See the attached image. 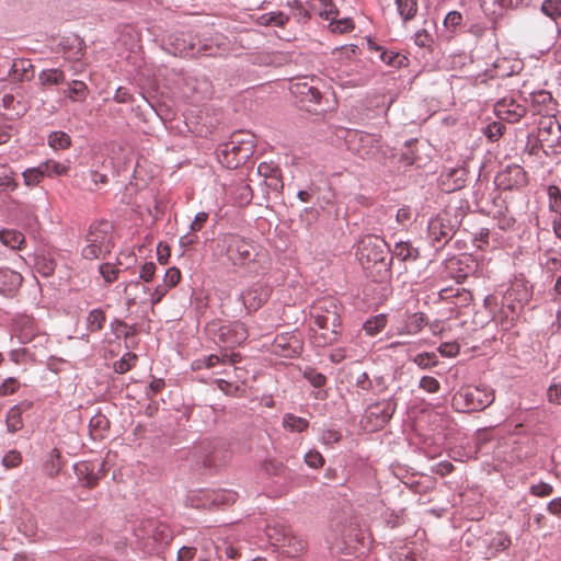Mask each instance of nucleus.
Here are the masks:
<instances>
[{
	"instance_id": "26",
	"label": "nucleus",
	"mask_w": 561,
	"mask_h": 561,
	"mask_svg": "<svg viewBox=\"0 0 561 561\" xmlns=\"http://www.w3.org/2000/svg\"><path fill=\"white\" fill-rule=\"evenodd\" d=\"M289 531L287 524L280 518L273 517L266 522L265 535L271 545L275 547L279 546V542L285 540Z\"/></svg>"
},
{
	"instance_id": "5",
	"label": "nucleus",
	"mask_w": 561,
	"mask_h": 561,
	"mask_svg": "<svg viewBox=\"0 0 561 561\" xmlns=\"http://www.w3.org/2000/svg\"><path fill=\"white\" fill-rule=\"evenodd\" d=\"M345 144L350 152L363 160L383 163L387 158V152L378 135L360 130H347Z\"/></svg>"
},
{
	"instance_id": "18",
	"label": "nucleus",
	"mask_w": 561,
	"mask_h": 561,
	"mask_svg": "<svg viewBox=\"0 0 561 561\" xmlns=\"http://www.w3.org/2000/svg\"><path fill=\"white\" fill-rule=\"evenodd\" d=\"M538 141L541 146H547L548 148H553L559 145L561 139V126L560 124L548 117L540 122L537 135Z\"/></svg>"
},
{
	"instance_id": "64",
	"label": "nucleus",
	"mask_w": 561,
	"mask_h": 561,
	"mask_svg": "<svg viewBox=\"0 0 561 561\" xmlns=\"http://www.w3.org/2000/svg\"><path fill=\"white\" fill-rule=\"evenodd\" d=\"M391 561H419V558L415 552H413L410 548L403 547L397 551H394L390 556Z\"/></svg>"
},
{
	"instance_id": "61",
	"label": "nucleus",
	"mask_w": 561,
	"mask_h": 561,
	"mask_svg": "<svg viewBox=\"0 0 561 561\" xmlns=\"http://www.w3.org/2000/svg\"><path fill=\"white\" fill-rule=\"evenodd\" d=\"M99 272L102 275L104 282L111 284L116 280L119 270L111 263H103L99 266Z\"/></svg>"
},
{
	"instance_id": "10",
	"label": "nucleus",
	"mask_w": 561,
	"mask_h": 561,
	"mask_svg": "<svg viewBox=\"0 0 561 561\" xmlns=\"http://www.w3.org/2000/svg\"><path fill=\"white\" fill-rule=\"evenodd\" d=\"M332 545L339 552L360 557L369 551L371 539L366 530L350 525L343 527L340 537L335 538Z\"/></svg>"
},
{
	"instance_id": "2",
	"label": "nucleus",
	"mask_w": 561,
	"mask_h": 561,
	"mask_svg": "<svg viewBox=\"0 0 561 561\" xmlns=\"http://www.w3.org/2000/svg\"><path fill=\"white\" fill-rule=\"evenodd\" d=\"M342 310L343 306L334 297H323L312 305L310 317L313 323L320 330L327 331L318 337L322 340L323 345L333 344L341 336Z\"/></svg>"
},
{
	"instance_id": "21",
	"label": "nucleus",
	"mask_w": 561,
	"mask_h": 561,
	"mask_svg": "<svg viewBox=\"0 0 561 561\" xmlns=\"http://www.w3.org/2000/svg\"><path fill=\"white\" fill-rule=\"evenodd\" d=\"M182 44L178 38V53H180L183 57H197V56H216L217 47H214L210 44L202 43L199 39L197 42L190 41L186 44V39L183 38Z\"/></svg>"
},
{
	"instance_id": "38",
	"label": "nucleus",
	"mask_w": 561,
	"mask_h": 561,
	"mask_svg": "<svg viewBox=\"0 0 561 561\" xmlns=\"http://www.w3.org/2000/svg\"><path fill=\"white\" fill-rule=\"evenodd\" d=\"M45 178H57L65 176L68 174L70 167L69 164H65L53 159H47L46 161L39 163Z\"/></svg>"
},
{
	"instance_id": "46",
	"label": "nucleus",
	"mask_w": 561,
	"mask_h": 561,
	"mask_svg": "<svg viewBox=\"0 0 561 561\" xmlns=\"http://www.w3.org/2000/svg\"><path fill=\"white\" fill-rule=\"evenodd\" d=\"M443 24L448 33L456 34L463 25V16L459 11H450L444 18Z\"/></svg>"
},
{
	"instance_id": "28",
	"label": "nucleus",
	"mask_w": 561,
	"mask_h": 561,
	"mask_svg": "<svg viewBox=\"0 0 561 561\" xmlns=\"http://www.w3.org/2000/svg\"><path fill=\"white\" fill-rule=\"evenodd\" d=\"M61 94L71 102H84L89 95V88L82 80H71L61 90Z\"/></svg>"
},
{
	"instance_id": "13",
	"label": "nucleus",
	"mask_w": 561,
	"mask_h": 561,
	"mask_svg": "<svg viewBox=\"0 0 561 561\" xmlns=\"http://www.w3.org/2000/svg\"><path fill=\"white\" fill-rule=\"evenodd\" d=\"M528 176L526 171L518 164H508L495 176L494 183L503 191L520 190L526 186Z\"/></svg>"
},
{
	"instance_id": "37",
	"label": "nucleus",
	"mask_w": 561,
	"mask_h": 561,
	"mask_svg": "<svg viewBox=\"0 0 561 561\" xmlns=\"http://www.w3.org/2000/svg\"><path fill=\"white\" fill-rule=\"evenodd\" d=\"M38 82L43 87L66 83V75L59 68L44 69L38 73Z\"/></svg>"
},
{
	"instance_id": "45",
	"label": "nucleus",
	"mask_w": 561,
	"mask_h": 561,
	"mask_svg": "<svg viewBox=\"0 0 561 561\" xmlns=\"http://www.w3.org/2000/svg\"><path fill=\"white\" fill-rule=\"evenodd\" d=\"M47 142L54 150H64L70 147L71 137L62 130H54L48 135Z\"/></svg>"
},
{
	"instance_id": "49",
	"label": "nucleus",
	"mask_w": 561,
	"mask_h": 561,
	"mask_svg": "<svg viewBox=\"0 0 561 561\" xmlns=\"http://www.w3.org/2000/svg\"><path fill=\"white\" fill-rule=\"evenodd\" d=\"M540 11L553 22L561 20V0H543Z\"/></svg>"
},
{
	"instance_id": "52",
	"label": "nucleus",
	"mask_w": 561,
	"mask_h": 561,
	"mask_svg": "<svg viewBox=\"0 0 561 561\" xmlns=\"http://www.w3.org/2000/svg\"><path fill=\"white\" fill-rule=\"evenodd\" d=\"M545 268L547 273L554 275L556 273L561 272V253L554 250H548L543 254Z\"/></svg>"
},
{
	"instance_id": "29",
	"label": "nucleus",
	"mask_w": 561,
	"mask_h": 561,
	"mask_svg": "<svg viewBox=\"0 0 561 561\" xmlns=\"http://www.w3.org/2000/svg\"><path fill=\"white\" fill-rule=\"evenodd\" d=\"M66 58L70 61H79L84 55L83 41L78 36L66 37L61 42Z\"/></svg>"
},
{
	"instance_id": "9",
	"label": "nucleus",
	"mask_w": 561,
	"mask_h": 561,
	"mask_svg": "<svg viewBox=\"0 0 561 561\" xmlns=\"http://www.w3.org/2000/svg\"><path fill=\"white\" fill-rule=\"evenodd\" d=\"M461 225L457 211L445 210L431 218L427 225L428 242L435 251L442 250Z\"/></svg>"
},
{
	"instance_id": "56",
	"label": "nucleus",
	"mask_w": 561,
	"mask_h": 561,
	"mask_svg": "<svg viewBox=\"0 0 561 561\" xmlns=\"http://www.w3.org/2000/svg\"><path fill=\"white\" fill-rule=\"evenodd\" d=\"M288 5L291 10L293 16L296 19L297 22H306L309 20L310 14L308 10L304 7L302 2L299 0H293L288 1Z\"/></svg>"
},
{
	"instance_id": "7",
	"label": "nucleus",
	"mask_w": 561,
	"mask_h": 561,
	"mask_svg": "<svg viewBox=\"0 0 561 561\" xmlns=\"http://www.w3.org/2000/svg\"><path fill=\"white\" fill-rule=\"evenodd\" d=\"M390 247L382 238L369 234L359 240L356 254L364 267H368L369 264L378 265L379 273L389 274L391 270V260L388 257Z\"/></svg>"
},
{
	"instance_id": "54",
	"label": "nucleus",
	"mask_w": 561,
	"mask_h": 561,
	"mask_svg": "<svg viewBox=\"0 0 561 561\" xmlns=\"http://www.w3.org/2000/svg\"><path fill=\"white\" fill-rule=\"evenodd\" d=\"M22 176L26 186H36L45 178L41 164L25 169Z\"/></svg>"
},
{
	"instance_id": "11",
	"label": "nucleus",
	"mask_w": 561,
	"mask_h": 561,
	"mask_svg": "<svg viewBox=\"0 0 561 561\" xmlns=\"http://www.w3.org/2000/svg\"><path fill=\"white\" fill-rule=\"evenodd\" d=\"M398 405L394 396L368 403L364 410L360 423L370 431L383 428L392 419Z\"/></svg>"
},
{
	"instance_id": "8",
	"label": "nucleus",
	"mask_w": 561,
	"mask_h": 561,
	"mask_svg": "<svg viewBox=\"0 0 561 561\" xmlns=\"http://www.w3.org/2000/svg\"><path fill=\"white\" fill-rule=\"evenodd\" d=\"M232 451L226 439L204 440L194 447L196 463L208 472L217 471L225 467L231 459Z\"/></svg>"
},
{
	"instance_id": "30",
	"label": "nucleus",
	"mask_w": 561,
	"mask_h": 561,
	"mask_svg": "<svg viewBox=\"0 0 561 561\" xmlns=\"http://www.w3.org/2000/svg\"><path fill=\"white\" fill-rule=\"evenodd\" d=\"M276 548L280 549L282 553L287 557L296 558L304 552L306 543L301 538H298L289 531L285 540L279 542V546Z\"/></svg>"
},
{
	"instance_id": "44",
	"label": "nucleus",
	"mask_w": 561,
	"mask_h": 561,
	"mask_svg": "<svg viewBox=\"0 0 561 561\" xmlns=\"http://www.w3.org/2000/svg\"><path fill=\"white\" fill-rule=\"evenodd\" d=\"M233 199L239 206H247L253 198V192L251 186L245 182L236 184L233 191Z\"/></svg>"
},
{
	"instance_id": "32",
	"label": "nucleus",
	"mask_w": 561,
	"mask_h": 561,
	"mask_svg": "<svg viewBox=\"0 0 561 561\" xmlns=\"http://www.w3.org/2000/svg\"><path fill=\"white\" fill-rule=\"evenodd\" d=\"M209 493L210 489L190 491V493L186 495L185 504L196 508H211L213 499Z\"/></svg>"
},
{
	"instance_id": "35",
	"label": "nucleus",
	"mask_w": 561,
	"mask_h": 561,
	"mask_svg": "<svg viewBox=\"0 0 561 561\" xmlns=\"http://www.w3.org/2000/svg\"><path fill=\"white\" fill-rule=\"evenodd\" d=\"M73 469L78 480L83 486L92 489L99 483V477L94 473L90 465L85 462L77 463L73 466Z\"/></svg>"
},
{
	"instance_id": "39",
	"label": "nucleus",
	"mask_w": 561,
	"mask_h": 561,
	"mask_svg": "<svg viewBox=\"0 0 561 561\" xmlns=\"http://www.w3.org/2000/svg\"><path fill=\"white\" fill-rule=\"evenodd\" d=\"M106 321L105 313L101 308L92 309L85 317L87 331L90 333L99 332L103 329Z\"/></svg>"
},
{
	"instance_id": "47",
	"label": "nucleus",
	"mask_w": 561,
	"mask_h": 561,
	"mask_svg": "<svg viewBox=\"0 0 561 561\" xmlns=\"http://www.w3.org/2000/svg\"><path fill=\"white\" fill-rule=\"evenodd\" d=\"M397 10L403 21L413 19L417 12V0H394Z\"/></svg>"
},
{
	"instance_id": "1",
	"label": "nucleus",
	"mask_w": 561,
	"mask_h": 561,
	"mask_svg": "<svg viewBox=\"0 0 561 561\" xmlns=\"http://www.w3.org/2000/svg\"><path fill=\"white\" fill-rule=\"evenodd\" d=\"M222 243L228 260L233 266L242 268L244 275L256 276L267 271L266 254L257 252L252 242L238 234H228Z\"/></svg>"
},
{
	"instance_id": "60",
	"label": "nucleus",
	"mask_w": 561,
	"mask_h": 561,
	"mask_svg": "<svg viewBox=\"0 0 561 561\" xmlns=\"http://www.w3.org/2000/svg\"><path fill=\"white\" fill-rule=\"evenodd\" d=\"M305 463L312 469H319L324 465L323 456L316 449H311L304 456Z\"/></svg>"
},
{
	"instance_id": "51",
	"label": "nucleus",
	"mask_w": 561,
	"mask_h": 561,
	"mask_svg": "<svg viewBox=\"0 0 561 561\" xmlns=\"http://www.w3.org/2000/svg\"><path fill=\"white\" fill-rule=\"evenodd\" d=\"M89 427L92 433L103 436L110 430V421L106 415L98 412L90 419Z\"/></svg>"
},
{
	"instance_id": "14",
	"label": "nucleus",
	"mask_w": 561,
	"mask_h": 561,
	"mask_svg": "<svg viewBox=\"0 0 561 561\" xmlns=\"http://www.w3.org/2000/svg\"><path fill=\"white\" fill-rule=\"evenodd\" d=\"M304 343L299 334L295 332H284L277 334L273 343V352L285 358H294L301 354Z\"/></svg>"
},
{
	"instance_id": "23",
	"label": "nucleus",
	"mask_w": 561,
	"mask_h": 561,
	"mask_svg": "<svg viewBox=\"0 0 561 561\" xmlns=\"http://www.w3.org/2000/svg\"><path fill=\"white\" fill-rule=\"evenodd\" d=\"M23 282L21 273L9 267H0V294L12 297L19 290Z\"/></svg>"
},
{
	"instance_id": "62",
	"label": "nucleus",
	"mask_w": 561,
	"mask_h": 561,
	"mask_svg": "<svg viewBox=\"0 0 561 561\" xmlns=\"http://www.w3.org/2000/svg\"><path fill=\"white\" fill-rule=\"evenodd\" d=\"M511 546V538L507 534L500 531L491 539L490 547L496 551H503Z\"/></svg>"
},
{
	"instance_id": "3",
	"label": "nucleus",
	"mask_w": 561,
	"mask_h": 561,
	"mask_svg": "<svg viewBox=\"0 0 561 561\" xmlns=\"http://www.w3.org/2000/svg\"><path fill=\"white\" fill-rule=\"evenodd\" d=\"M253 153L254 136L242 130L232 133L228 141L219 144L216 148L219 163L227 169H237L245 163Z\"/></svg>"
},
{
	"instance_id": "34",
	"label": "nucleus",
	"mask_w": 561,
	"mask_h": 561,
	"mask_svg": "<svg viewBox=\"0 0 561 561\" xmlns=\"http://www.w3.org/2000/svg\"><path fill=\"white\" fill-rule=\"evenodd\" d=\"M173 286H175V266L164 271L162 284L157 285L152 294V304L159 302Z\"/></svg>"
},
{
	"instance_id": "41",
	"label": "nucleus",
	"mask_w": 561,
	"mask_h": 561,
	"mask_svg": "<svg viewBox=\"0 0 561 561\" xmlns=\"http://www.w3.org/2000/svg\"><path fill=\"white\" fill-rule=\"evenodd\" d=\"M427 323L426 316L423 312H414L407 316L404 323V333L413 335L419 333Z\"/></svg>"
},
{
	"instance_id": "17",
	"label": "nucleus",
	"mask_w": 561,
	"mask_h": 561,
	"mask_svg": "<svg viewBox=\"0 0 561 561\" xmlns=\"http://www.w3.org/2000/svg\"><path fill=\"white\" fill-rule=\"evenodd\" d=\"M218 337L227 347H234L248 339V331L242 322L236 321L221 325L218 330Z\"/></svg>"
},
{
	"instance_id": "22",
	"label": "nucleus",
	"mask_w": 561,
	"mask_h": 561,
	"mask_svg": "<svg viewBox=\"0 0 561 561\" xmlns=\"http://www.w3.org/2000/svg\"><path fill=\"white\" fill-rule=\"evenodd\" d=\"M533 0H480V7L488 16L501 15L504 10L528 7Z\"/></svg>"
},
{
	"instance_id": "4",
	"label": "nucleus",
	"mask_w": 561,
	"mask_h": 561,
	"mask_svg": "<svg viewBox=\"0 0 561 561\" xmlns=\"http://www.w3.org/2000/svg\"><path fill=\"white\" fill-rule=\"evenodd\" d=\"M494 399L495 392L491 387L486 385H469L461 387L454 393L451 405L458 412H477L490 407Z\"/></svg>"
},
{
	"instance_id": "31",
	"label": "nucleus",
	"mask_w": 561,
	"mask_h": 561,
	"mask_svg": "<svg viewBox=\"0 0 561 561\" xmlns=\"http://www.w3.org/2000/svg\"><path fill=\"white\" fill-rule=\"evenodd\" d=\"M0 242L10 250H21L25 244V236L16 229H0Z\"/></svg>"
},
{
	"instance_id": "19",
	"label": "nucleus",
	"mask_w": 561,
	"mask_h": 561,
	"mask_svg": "<svg viewBox=\"0 0 561 561\" xmlns=\"http://www.w3.org/2000/svg\"><path fill=\"white\" fill-rule=\"evenodd\" d=\"M271 293L272 289L267 285L254 284L242 294L243 304L248 310L255 311L267 301Z\"/></svg>"
},
{
	"instance_id": "58",
	"label": "nucleus",
	"mask_w": 561,
	"mask_h": 561,
	"mask_svg": "<svg viewBox=\"0 0 561 561\" xmlns=\"http://www.w3.org/2000/svg\"><path fill=\"white\" fill-rule=\"evenodd\" d=\"M304 378L314 388H322L327 383V377L313 368L304 371Z\"/></svg>"
},
{
	"instance_id": "25",
	"label": "nucleus",
	"mask_w": 561,
	"mask_h": 561,
	"mask_svg": "<svg viewBox=\"0 0 561 561\" xmlns=\"http://www.w3.org/2000/svg\"><path fill=\"white\" fill-rule=\"evenodd\" d=\"M290 91L296 98L300 99L301 102L318 104L322 98L320 90L308 81L291 83Z\"/></svg>"
},
{
	"instance_id": "57",
	"label": "nucleus",
	"mask_w": 561,
	"mask_h": 561,
	"mask_svg": "<svg viewBox=\"0 0 561 561\" xmlns=\"http://www.w3.org/2000/svg\"><path fill=\"white\" fill-rule=\"evenodd\" d=\"M288 21V16L283 12H271L261 16V24L284 26Z\"/></svg>"
},
{
	"instance_id": "63",
	"label": "nucleus",
	"mask_w": 561,
	"mask_h": 561,
	"mask_svg": "<svg viewBox=\"0 0 561 561\" xmlns=\"http://www.w3.org/2000/svg\"><path fill=\"white\" fill-rule=\"evenodd\" d=\"M20 386L21 383L16 378L8 377L0 385V397H7L15 393L19 390Z\"/></svg>"
},
{
	"instance_id": "12",
	"label": "nucleus",
	"mask_w": 561,
	"mask_h": 561,
	"mask_svg": "<svg viewBox=\"0 0 561 561\" xmlns=\"http://www.w3.org/2000/svg\"><path fill=\"white\" fill-rule=\"evenodd\" d=\"M533 296V289L529 283L523 278L515 279L502 297V306L512 313L522 310L528 304Z\"/></svg>"
},
{
	"instance_id": "53",
	"label": "nucleus",
	"mask_w": 561,
	"mask_h": 561,
	"mask_svg": "<svg viewBox=\"0 0 561 561\" xmlns=\"http://www.w3.org/2000/svg\"><path fill=\"white\" fill-rule=\"evenodd\" d=\"M549 209L556 217L561 216V190L557 185H549L547 188Z\"/></svg>"
},
{
	"instance_id": "15",
	"label": "nucleus",
	"mask_w": 561,
	"mask_h": 561,
	"mask_svg": "<svg viewBox=\"0 0 561 561\" xmlns=\"http://www.w3.org/2000/svg\"><path fill=\"white\" fill-rule=\"evenodd\" d=\"M354 387L358 394L379 396L388 389V382L383 375L370 376L366 371H360L355 376Z\"/></svg>"
},
{
	"instance_id": "55",
	"label": "nucleus",
	"mask_w": 561,
	"mask_h": 561,
	"mask_svg": "<svg viewBox=\"0 0 561 561\" xmlns=\"http://www.w3.org/2000/svg\"><path fill=\"white\" fill-rule=\"evenodd\" d=\"M412 360L422 369H430L438 364L437 355L434 352L416 354Z\"/></svg>"
},
{
	"instance_id": "20",
	"label": "nucleus",
	"mask_w": 561,
	"mask_h": 561,
	"mask_svg": "<svg viewBox=\"0 0 561 561\" xmlns=\"http://www.w3.org/2000/svg\"><path fill=\"white\" fill-rule=\"evenodd\" d=\"M33 405V401L22 400L8 410L5 414V425L9 433L14 434L23 428L24 422L22 414L30 411Z\"/></svg>"
},
{
	"instance_id": "42",
	"label": "nucleus",
	"mask_w": 561,
	"mask_h": 561,
	"mask_svg": "<svg viewBox=\"0 0 561 561\" xmlns=\"http://www.w3.org/2000/svg\"><path fill=\"white\" fill-rule=\"evenodd\" d=\"M209 494L213 499V507L233 504L238 499L237 492L226 489L210 490Z\"/></svg>"
},
{
	"instance_id": "16",
	"label": "nucleus",
	"mask_w": 561,
	"mask_h": 561,
	"mask_svg": "<svg viewBox=\"0 0 561 561\" xmlns=\"http://www.w3.org/2000/svg\"><path fill=\"white\" fill-rule=\"evenodd\" d=\"M494 113L501 121L514 124L526 115V107L512 98H503L494 104Z\"/></svg>"
},
{
	"instance_id": "24",
	"label": "nucleus",
	"mask_w": 561,
	"mask_h": 561,
	"mask_svg": "<svg viewBox=\"0 0 561 561\" xmlns=\"http://www.w3.org/2000/svg\"><path fill=\"white\" fill-rule=\"evenodd\" d=\"M391 262L396 259L403 263H414L420 257L419 248L414 247L410 241H399L390 249Z\"/></svg>"
},
{
	"instance_id": "43",
	"label": "nucleus",
	"mask_w": 561,
	"mask_h": 561,
	"mask_svg": "<svg viewBox=\"0 0 561 561\" xmlns=\"http://www.w3.org/2000/svg\"><path fill=\"white\" fill-rule=\"evenodd\" d=\"M379 59L387 66L392 68H402L408 65V58L398 51L383 49L379 55Z\"/></svg>"
},
{
	"instance_id": "33",
	"label": "nucleus",
	"mask_w": 561,
	"mask_h": 561,
	"mask_svg": "<svg viewBox=\"0 0 561 561\" xmlns=\"http://www.w3.org/2000/svg\"><path fill=\"white\" fill-rule=\"evenodd\" d=\"M467 181V171L463 168L450 169L443 175V184L449 192L462 188Z\"/></svg>"
},
{
	"instance_id": "40",
	"label": "nucleus",
	"mask_w": 561,
	"mask_h": 561,
	"mask_svg": "<svg viewBox=\"0 0 561 561\" xmlns=\"http://www.w3.org/2000/svg\"><path fill=\"white\" fill-rule=\"evenodd\" d=\"M531 101L534 105L540 106L537 112L539 114H549L551 111H553L554 102L552 99V95L550 92L540 90L538 92H535L531 94Z\"/></svg>"
},
{
	"instance_id": "59",
	"label": "nucleus",
	"mask_w": 561,
	"mask_h": 561,
	"mask_svg": "<svg viewBox=\"0 0 561 561\" xmlns=\"http://www.w3.org/2000/svg\"><path fill=\"white\" fill-rule=\"evenodd\" d=\"M517 65L512 64L510 60L502 59L495 64V76L497 77H510L516 73L518 70L516 69Z\"/></svg>"
},
{
	"instance_id": "50",
	"label": "nucleus",
	"mask_w": 561,
	"mask_h": 561,
	"mask_svg": "<svg viewBox=\"0 0 561 561\" xmlns=\"http://www.w3.org/2000/svg\"><path fill=\"white\" fill-rule=\"evenodd\" d=\"M137 358L135 353L126 352L113 364L114 371L119 375L129 371L136 365Z\"/></svg>"
},
{
	"instance_id": "27",
	"label": "nucleus",
	"mask_w": 561,
	"mask_h": 561,
	"mask_svg": "<svg viewBox=\"0 0 561 561\" xmlns=\"http://www.w3.org/2000/svg\"><path fill=\"white\" fill-rule=\"evenodd\" d=\"M57 263L50 253L45 250H38L34 253V268L44 277H49L55 273Z\"/></svg>"
},
{
	"instance_id": "36",
	"label": "nucleus",
	"mask_w": 561,
	"mask_h": 561,
	"mask_svg": "<svg viewBox=\"0 0 561 561\" xmlns=\"http://www.w3.org/2000/svg\"><path fill=\"white\" fill-rule=\"evenodd\" d=\"M283 427L290 433H302L308 430L309 421L294 413H285L282 420Z\"/></svg>"
},
{
	"instance_id": "48",
	"label": "nucleus",
	"mask_w": 561,
	"mask_h": 561,
	"mask_svg": "<svg viewBox=\"0 0 561 561\" xmlns=\"http://www.w3.org/2000/svg\"><path fill=\"white\" fill-rule=\"evenodd\" d=\"M387 324V318L385 314H377L375 317L369 318L367 321L364 322L363 329L366 332L367 335L374 336Z\"/></svg>"
},
{
	"instance_id": "6",
	"label": "nucleus",
	"mask_w": 561,
	"mask_h": 561,
	"mask_svg": "<svg viewBox=\"0 0 561 561\" xmlns=\"http://www.w3.org/2000/svg\"><path fill=\"white\" fill-rule=\"evenodd\" d=\"M112 230V224L106 220L91 224L85 234L87 244L81 250V256L92 261L104 259L106 254H110L114 247Z\"/></svg>"
}]
</instances>
